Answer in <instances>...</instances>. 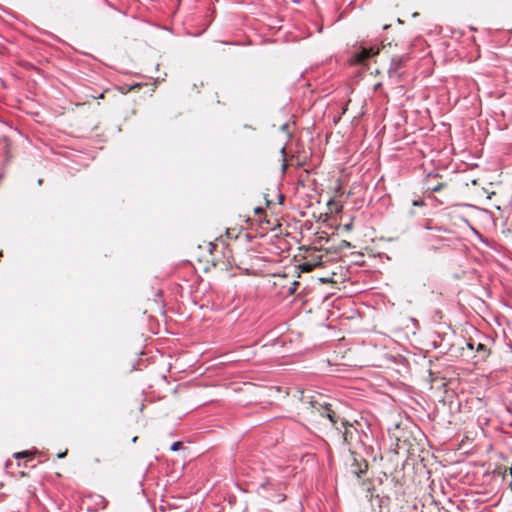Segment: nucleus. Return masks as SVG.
Listing matches in <instances>:
<instances>
[{"label":"nucleus","mask_w":512,"mask_h":512,"mask_svg":"<svg viewBox=\"0 0 512 512\" xmlns=\"http://www.w3.org/2000/svg\"><path fill=\"white\" fill-rule=\"evenodd\" d=\"M301 395L297 414L311 429L322 431L334 428L341 435L343 443L348 446L359 440L357 427L340 417L321 395H304L303 392Z\"/></svg>","instance_id":"nucleus-1"},{"label":"nucleus","mask_w":512,"mask_h":512,"mask_svg":"<svg viewBox=\"0 0 512 512\" xmlns=\"http://www.w3.org/2000/svg\"><path fill=\"white\" fill-rule=\"evenodd\" d=\"M198 261L203 264L205 271L211 267L219 271H229L233 267H238L232 249L224 241L209 242L205 246H200Z\"/></svg>","instance_id":"nucleus-2"},{"label":"nucleus","mask_w":512,"mask_h":512,"mask_svg":"<svg viewBox=\"0 0 512 512\" xmlns=\"http://www.w3.org/2000/svg\"><path fill=\"white\" fill-rule=\"evenodd\" d=\"M301 250L303 253L297 265L299 272H310L314 268L324 266L328 261V252H323L315 247L301 248Z\"/></svg>","instance_id":"nucleus-3"},{"label":"nucleus","mask_w":512,"mask_h":512,"mask_svg":"<svg viewBox=\"0 0 512 512\" xmlns=\"http://www.w3.org/2000/svg\"><path fill=\"white\" fill-rule=\"evenodd\" d=\"M379 53V49H375L374 47L370 48H362L358 53H356L353 57V63L355 64H364L366 60L371 57L376 56Z\"/></svg>","instance_id":"nucleus-4"},{"label":"nucleus","mask_w":512,"mask_h":512,"mask_svg":"<svg viewBox=\"0 0 512 512\" xmlns=\"http://www.w3.org/2000/svg\"><path fill=\"white\" fill-rule=\"evenodd\" d=\"M130 92H138L141 89L143 90V96L144 97H151L155 90V84L154 83H140L135 81H130L129 86Z\"/></svg>","instance_id":"nucleus-5"},{"label":"nucleus","mask_w":512,"mask_h":512,"mask_svg":"<svg viewBox=\"0 0 512 512\" xmlns=\"http://www.w3.org/2000/svg\"><path fill=\"white\" fill-rule=\"evenodd\" d=\"M426 186L427 190L439 192L444 187H446V183L439 181L437 175H428L426 180Z\"/></svg>","instance_id":"nucleus-6"},{"label":"nucleus","mask_w":512,"mask_h":512,"mask_svg":"<svg viewBox=\"0 0 512 512\" xmlns=\"http://www.w3.org/2000/svg\"><path fill=\"white\" fill-rule=\"evenodd\" d=\"M368 470V463L366 460H358L356 457L353 458L352 463V473L355 474L358 478L365 474Z\"/></svg>","instance_id":"nucleus-7"},{"label":"nucleus","mask_w":512,"mask_h":512,"mask_svg":"<svg viewBox=\"0 0 512 512\" xmlns=\"http://www.w3.org/2000/svg\"><path fill=\"white\" fill-rule=\"evenodd\" d=\"M34 455H35V452H31V451H21V452H16L13 454V457L15 459H21V458H27V459H33L34 458Z\"/></svg>","instance_id":"nucleus-8"},{"label":"nucleus","mask_w":512,"mask_h":512,"mask_svg":"<svg viewBox=\"0 0 512 512\" xmlns=\"http://www.w3.org/2000/svg\"><path fill=\"white\" fill-rule=\"evenodd\" d=\"M477 351L478 352H480V351L483 352V355H482L483 358H485L488 355V352H487V349H486L485 345H483L481 343L478 344Z\"/></svg>","instance_id":"nucleus-9"},{"label":"nucleus","mask_w":512,"mask_h":512,"mask_svg":"<svg viewBox=\"0 0 512 512\" xmlns=\"http://www.w3.org/2000/svg\"><path fill=\"white\" fill-rule=\"evenodd\" d=\"M297 286H298V282H297V281H293V282L291 283V286H290V287H289V289H288V293H289L290 295L294 294V293H295V291H296Z\"/></svg>","instance_id":"nucleus-10"},{"label":"nucleus","mask_w":512,"mask_h":512,"mask_svg":"<svg viewBox=\"0 0 512 512\" xmlns=\"http://www.w3.org/2000/svg\"><path fill=\"white\" fill-rule=\"evenodd\" d=\"M341 228H342L344 231H346V232H350V231L352 230V228H353V222H352V221H350V222H349V223H347V224H343V225L341 226Z\"/></svg>","instance_id":"nucleus-11"},{"label":"nucleus","mask_w":512,"mask_h":512,"mask_svg":"<svg viewBox=\"0 0 512 512\" xmlns=\"http://www.w3.org/2000/svg\"><path fill=\"white\" fill-rule=\"evenodd\" d=\"M181 447H182V442L177 441V442H174V443L171 445L170 449H171L172 451H178Z\"/></svg>","instance_id":"nucleus-12"},{"label":"nucleus","mask_w":512,"mask_h":512,"mask_svg":"<svg viewBox=\"0 0 512 512\" xmlns=\"http://www.w3.org/2000/svg\"><path fill=\"white\" fill-rule=\"evenodd\" d=\"M341 247H345V248H351L352 245L350 242L346 241V240H343L342 243H341Z\"/></svg>","instance_id":"nucleus-13"},{"label":"nucleus","mask_w":512,"mask_h":512,"mask_svg":"<svg viewBox=\"0 0 512 512\" xmlns=\"http://www.w3.org/2000/svg\"><path fill=\"white\" fill-rule=\"evenodd\" d=\"M321 282L323 283H334V280L332 278H320Z\"/></svg>","instance_id":"nucleus-14"},{"label":"nucleus","mask_w":512,"mask_h":512,"mask_svg":"<svg viewBox=\"0 0 512 512\" xmlns=\"http://www.w3.org/2000/svg\"><path fill=\"white\" fill-rule=\"evenodd\" d=\"M413 206H422L423 205V201L422 200H415L413 201Z\"/></svg>","instance_id":"nucleus-15"},{"label":"nucleus","mask_w":512,"mask_h":512,"mask_svg":"<svg viewBox=\"0 0 512 512\" xmlns=\"http://www.w3.org/2000/svg\"><path fill=\"white\" fill-rule=\"evenodd\" d=\"M254 212H255V214H261V213H263V209L260 207H257L254 209Z\"/></svg>","instance_id":"nucleus-16"},{"label":"nucleus","mask_w":512,"mask_h":512,"mask_svg":"<svg viewBox=\"0 0 512 512\" xmlns=\"http://www.w3.org/2000/svg\"><path fill=\"white\" fill-rule=\"evenodd\" d=\"M67 455V450L57 455L58 458H64Z\"/></svg>","instance_id":"nucleus-17"},{"label":"nucleus","mask_w":512,"mask_h":512,"mask_svg":"<svg viewBox=\"0 0 512 512\" xmlns=\"http://www.w3.org/2000/svg\"><path fill=\"white\" fill-rule=\"evenodd\" d=\"M284 500H285V496H284V495H281L277 501H278V502H282V501H284Z\"/></svg>","instance_id":"nucleus-18"},{"label":"nucleus","mask_w":512,"mask_h":512,"mask_svg":"<svg viewBox=\"0 0 512 512\" xmlns=\"http://www.w3.org/2000/svg\"><path fill=\"white\" fill-rule=\"evenodd\" d=\"M2 256H3V253H2V251H0V259L2 258Z\"/></svg>","instance_id":"nucleus-19"}]
</instances>
